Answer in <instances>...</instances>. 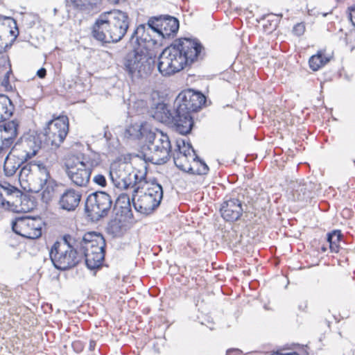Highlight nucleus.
Here are the masks:
<instances>
[{
	"label": "nucleus",
	"instance_id": "nucleus-21",
	"mask_svg": "<svg viewBox=\"0 0 355 355\" xmlns=\"http://www.w3.org/2000/svg\"><path fill=\"white\" fill-rule=\"evenodd\" d=\"M170 125L175 128V130L182 135H187L190 132L193 126V120L191 113L187 112H178L175 109L173 114V120Z\"/></svg>",
	"mask_w": 355,
	"mask_h": 355
},
{
	"label": "nucleus",
	"instance_id": "nucleus-19",
	"mask_svg": "<svg viewBox=\"0 0 355 355\" xmlns=\"http://www.w3.org/2000/svg\"><path fill=\"white\" fill-rule=\"evenodd\" d=\"M19 124L17 121H7L0 125V141L4 149L8 152L11 150L17 135Z\"/></svg>",
	"mask_w": 355,
	"mask_h": 355
},
{
	"label": "nucleus",
	"instance_id": "nucleus-40",
	"mask_svg": "<svg viewBox=\"0 0 355 355\" xmlns=\"http://www.w3.org/2000/svg\"><path fill=\"white\" fill-rule=\"evenodd\" d=\"M46 75V70L44 68H41L37 71V76L40 78H44Z\"/></svg>",
	"mask_w": 355,
	"mask_h": 355
},
{
	"label": "nucleus",
	"instance_id": "nucleus-30",
	"mask_svg": "<svg viewBox=\"0 0 355 355\" xmlns=\"http://www.w3.org/2000/svg\"><path fill=\"white\" fill-rule=\"evenodd\" d=\"M342 234L340 231H333L327 234V241L331 252H338Z\"/></svg>",
	"mask_w": 355,
	"mask_h": 355
},
{
	"label": "nucleus",
	"instance_id": "nucleus-5",
	"mask_svg": "<svg viewBox=\"0 0 355 355\" xmlns=\"http://www.w3.org/2000/svg\"><path fill=\"white\" fill-rule=\"evenodd\" d=\"M74 239L69 235L56 241L51 247L49 254L54 266L61 270H65L76 266L80 259L74 244Z\"/></svg>",
	"mask_w": 355,
	"mask_h": 355
},
{
	"label": "nucleus",
	"instance_id": "nucleus-50",
	"mask_svg": "<svg viewBox=\"0 0 355 355\" xmlns=\"http://www.w3.org/2000/svg\"><path fill=\"white\" fill-rule=\"evenodd\" d=\"M21 211H26V210L25 209H24V208H21Z\"/></svg>",
	"mask_w": 355,
	"mask_h": 355
},
{
	"label": "nucleus",
	"instance_id": "nucleus-37",
	"mask_svg": "<svg viewBox=\"0 0 355 355\" xmlns=\"http://www.w3.org/2000/svg\"><path fill=\"white\" fill-rule=\"evenodd\" d=\"M71 346H72V348L73 349V350L77 353L81 352L83 350L84 347H85L83 343L80 340L73 341L71 344Z\"/></svg>",
	"mask_w": 355,
	"mask_h": 355
},
{
	"label": "nucleus",
	"instance_id": "nucleus-46",
	"mask_svg": "<svg viewBox=\"0 0 355 355\" xmlns=\"http://www.w3.org/2000/svg\"><path fill=\"white\" fill-rule=\"evenodd\" d=\"M9 32L10 33V34L12 35H14L15 36V38L17 37V34H15V32L14 31H12V30H10Z\"/></svg>",
	"mask_w": 355,
	"mask_h": 355
},
{
	"label": "nucleus",
	"instance_id": "nucleus-6",
	"mask_svg": "<svg viewBox=\"0 0 355 355\" xmlns=\"http://www.w3.org/2000/svg\"><path fill=\"white\" fill-rule=\"evenodd\" d=\"M98 162L89 156H69L66 159V172L71 182L79 187H85L89 181L93 168Z\"/></svg>",
	"mask_w": 355,
	"mask_h": 355
},
{
	"label": "nucleus",
	"instance_id": "nucleus-36",
	"mask_svg": "<svg viewBox=\"0 0 355 355\" xmlns=\"http://www.w3.org/2000/svg\"><path fill=\"white\" fill-rule=\"evenodd\" d=\"M119 229H120L119 223L118 222H116V221L112 222L110 224V231L116 236L121 235V232H120V230Z\"/></svg>",
	"mask_w": 355,
	"mask_h": 355
},
{
	"label": "nucleus",
	"instance_id": "nucleus-27",
	"mask_svg": "<svg viewBox=\"0 0 355 355\" xmlns=\"http://www.w3.org/2000/svg\"><path fill=\"white\" fill-rule=\"evenodd\" d=\"M331 59V56L327 54L324 50H320L315 55L310 58L309 60V67L313 71H318L327 64Z\"/></svg>",
	"mask_w": 355,
	"mask_h": 355
},
{
	"label": "nucleus",
	"instance_id": "nucleus-4",
	"mask_svg": "<svg viewBox=\"0 0 355 355\" xmlns=\"http://www.w3.org/2000/svg\"><path fill=\"white\" fill-rule=\"evenodd\" d=\"M154 65L155 60L148 53L135 46L122 60L123 69L132 80L148 77L152 73Z\"/></svg>",
	"mask_w": 355,
	"mask_h": 355
},
{
	"label": "nucleus",
	"instance_id": "nucleus-11",
	"mask_svg": "<svg viewBox=\"0 0 355 355\" xmlns=\"http://www.w3.org/2000/svg\"><path fill=\"white\" fill-rule=\"evenodd\" d=\"M176 148L172 153L175 166L180 170L190 173V171H192V162L196 158L194 149L184 139L176 141Z\"/></svg>",
	"mask_w": 355,
	"mask_h": 355
},
{
	"label": "nucleus",
	"instance_id": "nucleus-8",
	"mask_svg": "<svg viewBox=\"0 0 355 355\" xmlns=\"http://www.w3.org/2000/svg\"><path fill=\"white\" fill-rule=\"evenodd\" d=\"M112 205V200L108 193L96 191L87 197L85 211L92 220H98L108 214Z\"/></svg>",
	"mask_w": 355,
	"mask_h": 355
},
{
	"label": "nucleus",
	"instance_id": "nucleus-31",
	"mask_svg": "<svg viewBox=\"0 0 355 355\" xmlns=\"http://www.w3.org/2000/svg\"><path fill=\"white\" fill-rule=\"evenodd\" d=\"M115 207H118L122 209V211H129L130 210V198L128 193L122 192L119 194L116 202Z\"/></svg>",
	"mask_w": 355,
	"mask_h": 355
},
{
	"label": "nucleus",
	"instance_id": "nucleus-17",
	"mask_svg": "<svg viewBox=\"0 0 355 355\" xmlns=\"http://www.w3.org/2000/svg\"><path fill=\"white\" fill-rule=\"evenodd\" d=\"M220 211L221 216L226 221H236L244 211L243 202L239 198H230L223 202Z\"/></svg>",
	"mask_w": 355,
	"mask_h": 355
},
{
	"label": "nucleus",
	"instance_id": "nucleus-10",
	"mask_svg": "<svg viewBox=\"0 0 355 355\" xmlns=\"http://www.w3.org/2000/svg\"><path fill=\"white\" fill-rule=\"evenodd\" d=\"M69 131V119L67 116L58 117L48 123L45 129V140L56 148L64 141Z\"/></svg>",
	"mask_w": 355,
	"mask_h": 355
},
{
	"label": "nucleus",
	"instance_id": "nucleus-47",
	"mask_svg": "<svg viewBox=\"0 0 355 355\" xmlns=\"http://www.w3.org/2000/svg\"><path fill=\"white\" fill-rule=\"evenodd\" d=\"M135 174H137L139 175V177L141 175H143L144 176V178L146 179V173H140V172H138V173H134L132 175H135Z\"/></svg>",
	"mask_w": 355,
	"mask_h": 355
},
{
	"label": "nucleus",
	"instance_id": "nucleus-43",
	"mask_svg": "<svg viewBox=\"0 0 355 355\" xmlns=\"http://www.w3.org/2000/svg\"><path fill=\"white\" fill-rule=\"evenodd\" d=\"M8 79H9V71H8V72H7V73H6V75H5V76H4V79H3V80L2 81V85H3V86L6 87V86H7V85H8V84H9V80H8Z\"/></svg>",
	"mask_w": 355,
	"mask_h": 355
},
{
	"label": "nucleus",
	"instance_id": "nucleus-35",
	"mask_svg": "<svg viewBox=\"0 0 355 355\" xmlns=\"http://www.w3.org/2000/svg\"><path fill=\"white\" fill-rule=\"evenodd\" d=\"M305 31V26L302 23L297 24L295 26H294L293 32L295 35L297 36L302 35Z\"/></svg>",
	"mask_w": 355,
	"mask_h": 355
},
{
	"label": "nucleus",
	"instance_id": "nucleus-41",
	"mask_svg": "<svg viewBox=\"0 0 355 355\" xmlns=\"http://www.w3.org/2000/svg\"><path fill=\"white\" fill-rule=\"evenodd\" d=\"M111 5H118L125 2L127 0H107Z\"/></svg>",
	"mask_w": 355,
	"mask_h": 355
},
{
	"label": "nucleus",
	"instance_id": "nucleus-25",
	"mask_svg": "<svg viewBox=\"0 0 355 355\" xmlns=\"http://www.w3.org/2000/svg\"><path fill=\"white\" fill-rule=\"evenodd\" d=\"M24 152L23 156L25 160L29 159L35 156L42 147V141L38 137L30 136L22 142Z\"/></svg>",
	"mask_w": 355,
	"mask_h": 355
},
{
	"label": "nucleus",
	"instance_id": "nucleus-39",
	"mask_svg": "<svg viewBox=\"0 0 355 355\" xmlns=\"http://www.w3.org/2000/svg\"><path fill=\"white\" fill-rule=\"evenodd\" d=\"M10 207L9 201L5 200L3 197V193L0 191V207L8 209Z\"/></svg>",
	"mask_w": 355,
	"mask_h": 355
},
{
	"label": "nucleus",
	"instance_id": "nucleus-22",
	"mask_svg": "<svg viewBox=\"0 0 355 355\" xmlns=\"http://www.w3.org/2000/svg\"><path fill=\"white\" fill-rule=\"evenodd\" d=\"M151 116L157 121L169 124L173 120V112L169 110V106L164 102H157L150 107Z\"/></svg>",
	"mask_w": 355,
	"mask_h": 355
},
{
	"label": "nucleus",
	"instance_id": "nucleus-32",
	"mask_svg": "<svg viewBox=\"0 0 355 355\" xmlns=\"http://www.w3.org/2000/svg\"><path fill=\"white\" fill-rule=\"evenodd\" d=\"M192 171H190V173L205 175L208 173V166L205 163V162L201 160L197 155L196 158L193 160V162H192Z\"/></svg>",
	"mask_w": 355,
	"mask_h": 355
},
{
	"label": "nucleus",
	"instance_id": "nucleus-44",
	"mask_svg": "<svg viewBox=\"0 0 355 355\" xmlns=\"http://www.w3.org/2000/svg\"><path fill=\"white\" fill-rule=\"evenodd\" d=\"M96 346V342L94 340H90L89 342V349L91 351L94 350Z\"/></svg>",
	"mask_w": 355,
	"mask_h": 355
},
{
	"label": "nucleus",
	"instance_id": "nucleus-20",
	"mask_svg": "<svg viewBox=\"0 0 355 355\" xmlns=\"http://www.w3.org/2000/svg\"><path fill=\"white\" fill-rule=\"evenodd\" d=\"M81 198L80 191L74 189H67L60 196L58 205L63 210L73 211L78 207Z\"/></svg>",
	"mask_w": 355,
	"mask_h": 355
},
{
	"label": "nucleus",
	"instance_id": "nucleus-49",
	"mask_svg": "<svg viewBox=\"0 0 355 355\" xmlns=\"http://www.w3.org/2000/svg\"><path fill=\"white\" fill-rule=\"evenodd\" d=\"M57 12H58V10H57V8H54V9H53V15H57Z\"/></svg>",
	"mask_w": 355,
	"mask_h": 355
},
{
	"label": "nucleus",
	"instance_id": "nucleus-7",
	"mask_svg": "<svg viewBox=\"0 0 355 355\" xmlns=\"http://www.w3.org/2000/svg\"><path fill=\"white\" fill-rule=\"evenodd\" d=\"M145 160L154 164H163L170 158L171 144L169 137L162 131L149 132Z\"/></svg>",
	"mask_w": 355,
	"mask_h": 355
},
{
	"label": "nucleus",
	"instance_id": "nucleus-33",
	"mask_svg": "<svg viewBox=\"0 0 355 355\" xmlns=\"http://www.w3.org/2000/svg\"><path fill=\"white\" fill-rule=\"evenodd\" d=\"M38 161L50 168L58 162V157L56 153L52 150L46 151L37 159Z\"/></svg>",
	"mask_w": 355,
	"mask_h": 355
},
{
	"label": "nucleus",
	"instance_id": "nucleus-28",
	"mask_svg": "<svg viewBox=\"0 0 355 355\" xmlns=\"http://www.w3.org/2000/svg\"><path fill=\"white\" fill-rule=\"evenodd\" d=\"M85 257V263L90 270L99 268L105 258V252H82Z\"/></svg>",
	"mask_w": 355,
	"mask_h": 355
},
{
	"label": "nucleus",
	"instance_id": "nucleus-3",
	"mask_svg": "<svg viewBox=\"0 0 355 355\" xmlns=\"http://www.w3.org/2000/svg\"><path fill=\"white\" fill-rule=\"evenodd\" d=\"M135 188L133 192L139 193L137 198L133 195L132 203L135 210L141 214H152L160 205L163 198V189L157 180H145L143 175H134Z\"/></svg>",
	"mask_w": 355,
	"mask_h": 355
},
{
	"label": "nucleus",
	"instance_id": "nucleus-26",
	"mask_svg": "<svg viewBox=\"0 0 355 355\" xmlns=\"http://www.w3.org/2000/svg\"><path fill=\"white\" fill-rule=\"evenodd\" d=\"M66 6L78 11H90L101 0H65Z\"/></svg>",
	"mask_w": 355,
	"mask_h": 355
},
{
	"label": "nucleus",
	"instance_id": "nucleus-9",
	"mask_svg": "<svg viewBox=\"0 0 355 355\" xmlns=\"http://www.w3.org/2000/svg\"><path fill=\"white\" fill-rule=\"evenodd\" d=\"M44 222L40 217L23 216L12 222V229L17 234L29 239L42 236Z\"/></svg>",
	"mask_w": 355,
	"mask_h": 355
},
{
	"label": "nucleus",
	"instance_id": "nucleus-34",
	"mask_svg": "<svg viewBox=\"0 0 355 355\" xmlns=\"http://www.w3.org/2000/svg\"><path fill=\"white\" fill-rule=\"evenodd\" d=\"M93 181L95 184L105 187L107 184L105 177L101 174H97L94 176Z\"/></svg>",
	"mask_w": 355,
	"mask_h": 355
},
{
	"label": "nucleus",
	"instance_id": "nucleus-29",
	"mask_svg": "<svg viewBox=\"0 0 355 355\" xmlns=\"http://www.w3.org/2000/svg\"><path fill=\"white\" fill-rule=\"evenodd\" d=\"M13 111L11 100L4 94H0V121L8 119Z\"/></svg>",
	"mask_w": 355,
	"mask_h": 355
},
{
	"label": "nucleus",
	"instance_id": "nucleus-12",
	"mask_svg": "<svg viewBox=\"0 0 355 355\" xmlns=\"http://www.w3.org/2000/svg\"><path fill=\"white\" fill-rule=\"evenodd\" d=\"M205 102V96L193 89H187L180 92L176 97L174 106L178 112L191 113L197 112Z\"/></svg>",
	"mask_w": 355,
	"mask_h": 355
},
{
	"label": "nucleus",
	"instance_id": "nucleus-13",
	"mask_svg": "<svg viewBox=\"0 0 355 355\" xmlns=\"http://www.w3.org/2000/svg\"><path fill=\"white\" fill-rule=\"evenodd\" d=\"M130 166L125 163H120L111 166L110 180L114 187L119 191L135 188L134 175L130 173Z\"/></svg>",
	"mask_w": 355,
	"mask_h": 355
},
{
	"label": "nucleus",
	"instance_id": "nucleus-24",
	"mask_svg": "<svg viewBox=\"0 0 355 355\" xmlns=\"http://www.w3.org/2000/svg\"><path fill=\"white\" fill-rule=\"evenodd\" d=\"M6 155L3 171L6 176L10 177L17 172L25 159L24 157L20 158L14 154V148H11Z\"/></svg>",
	"mask_w": 355,
	"mask_h": 355
},
{
	"label": "nucleus",
	"instance_id": "nucleus-14",
	"mask_svg": "<svg viewBox=\"0 0 355 355\" xmlns=\"http://www.w3.org/2000/svg\"><path fill=\"white\" fill-rule=\"evenodd\" d=\"M74 244L82 252H105V240L102 234L95 232L85 233L82 236L74 239Z\"/></svg>",
	"mask_w": 355,
	"mask_h": 355
},
{
	"label": "nucleus",
	"instance_id": "nucleus-48",
	"mask_svg": "<svg viewBox=\"0 0 355 355\" xmlns=\"http://www.w3.org/2000/svg\"><path fill=\"white\" fill-rule=\"evenodd\" d=\"M232 351H236L239 352V349H228L227 351V354H229Z\"/></svg>",
	"mask_w": 355,
	"mask_h": 355
},
{
	"label": "nucleus",
	"instance_id": "nucleus-38",
	"mask_svg": "<svg viewBox=\"0 0 355 355\" xmlns=\"http://www.w3.org/2000/svg\"><path fill=\"white\" fill-rule=\"evenodd\" d=\"M349 19L352 25L355 27V3L349 6L347 9Z\"/></svg>",
	"mask_w": 355,
	"mask_h": 355
},
{
	"label": "nucleus",
	"instance_id": "nucleus-42",
	"mask_svg": "<svg viewBox=\"0 0 355 355\" xmlns=\"http://www.w3.org/2000/svg\"><path fill=\"white\" fill-rule=\"evenodd\" d=\"M7 153V150L4 149V146L1 145V141H0V158H2Z\"/></svg>",
	"mask_w": 355,
	"mask_h": 355
},
{
	"label": "nucleus",
	"instance_id": "nucleus-2",
	"mask_svg": "<svg viewBox=\"0 0 355 355\" xmlns=\"http://www.w3.org/2000/svg\"><path fill=\"white\" fill-rule=\"evenodd\" d=\"M130 24L126 12L112 9L98 15L92 26V35L103 44L117 43L124 37Z\"/></svg>",
	"mask_w": 355,
	"mask_h": 355
},
{
	"label": "nucleus",
	"instance_id": "nucleus-15",
	"mask_svg": "<svg viewBox=\"0 0 355 355\" xmlns=\"http://www.w3.org/2000/svg\"><path fill=\"white\" fill-rule=\"evenodd\" d=\"M148 24L153 28V32L157 33L164 38L170 37L179 29V21L171 16L151 18L148 20Z\"/></svg>",
	"mask_w": 355,
	"mask_h": 355
},
{
	"label": "nucleus",
	"instance_id": "nucleus-1",
	"mask_svg": "<svg viewBox=\"0 0 355 355\" xmlns=\"http://www.w3.org/2000/svg\"><path fill=\"white\" fill-rule=\"evenodd\" d=\"M202 50L203 46L196 39L177 40L159 55L158 70L164 76L173 75L201 58Z\"/></svg>",
	"mask_w": 355,
	"mask_h": 355
},
{
	"label": "nucleus",
	"instance_id": "nucleus-18",
	"mask_svg": "<svg viewBox=\"0 0 355 355\" xmlns=\"http://www.w3.org/2000/svg\"><path fill=\"white\" fill-rule=\"evenodd\" d=\"M49 168V166L37 159L24 165L20 171V175L28 176L30 173L37 175L40 179V189H42L51 178Z\"/></svg>",
	"mask_w": 355,
	"mask_h": 355
},
{
	"label": "nucleus",
	"instance_id": "nucleus-16",
	"mask_svg": "<svg viewBox=\"0 0 355 355\" xmlns=\"http://www.w3.org/2000/svg\"><path fill=\"white\" fill-rule=\"evenodd\" d=\"M153 28L148 24L147 25L140 24L135 30L130 39L132 45H137V49H147L156 44V41L150 34Z\"/></svg>",
	"mask_w": 355,
	"mask_h": 355
},
{
	"label": "nucleus",
	"instance_id": "nucleus-23",
	"mask_svg": "<svg viewBox=\"0 0 355 355\" xmlns=\"http://www.w3.org/2000/svg\"><path fill=\"white\" fill-rule=\"evenodd\" d=\"M293 200L304 201L311 198L310 185L302 182H291L288 187Z\"/></svg>",
	"mask_w": 355,
	"mask_h": 355
},
{
	"label": "nucleus",
	"instance_id": "nucleus-45",
	"mask_svg": "<svg viewBox=\"0 0 355 355\" xmlns=\"http://www.w3.org/2000/svg\"><path fill=\"white\" fill-rule=\"evenodd\" d=\"M2 189L4 190V191L7 193V194H10L11 193V191L15 189L14 187H12L11 189H8L6 187H2Z\"/></svg>",
	"mask_w": 355,
	"mask_h": 355
}]
</instances>
